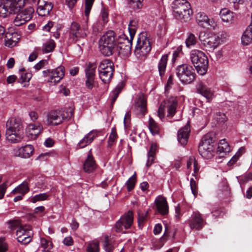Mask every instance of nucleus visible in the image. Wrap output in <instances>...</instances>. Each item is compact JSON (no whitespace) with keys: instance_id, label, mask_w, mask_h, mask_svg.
<instances>
[{"instance_id":"obj_1","label":"nucleus","mask_w":252,"mask_h":252,"mask_svg":"<svg viewBox=\"0 0 252 252\" xmlns=\"http://www.w3.org/2000/svg\"><path fill=\"white\" fill-rule=\"evenodd\" d=\"M5 137L11 143H19L24 138L23 124L20 118H11L5 125Z\"/></svg>"},{"instance_id":"obj_2","label":"nucleus","mask_w":252,"mask_h":252,"mask_svg":"<svg viewBox=\"0 0 252 252\" xmlns=\"http://www.w3.org/2000/svg\"><path fill=\"white\" fill-rule=\"evenodd\" d=\"M116 34L113 31L106 32L99 40V47L100 52L105 56H110L114 53L117 47Z\"/></svg>"},{"instance_id":"obj_3","label":"nucleus","mask_w":252,"mask_h":252,"mask_svg":"<svg viewBox=\"0 0 252 252\" xmlns=\"http://www.w3.org/2000/svg\"><path fill=\"white\" fill-rule=\"evenodd\" d=\"M189 58L198 74L203 75L206 73L208 60L204 53L198 50H193L190 53Z\"/></svg>"},{"instance_id":"obj_4","label":"nucleus","mask_w":252,"mask_h":252,"mask_svg":"<svg viewBox=\"0 0 252 252\" xmlns=\"http://www.w3.org/2000/svg\"><path fill=\"white\" fill-rule=\"evenodd\" d=\"M151 50L149 38L146 32H141L137 40L134 50V54L140 60L145 59Z\"/></svg>"},{"instance_id":"obj_5","label":"nucleus","mask_w":252,"mask_h":252,"mask_svg":"<svg viewBox=\"0 0 252 252\" xmlns=\"http://www.w3.org/2000/svg\"><path fill=\"white\" fill-rule=\"evenodd\" d=\"M199 39L204 49L209 52H213L220 42V36L213 32H201Z\"/></svg>"},{"instance_id":"obj_6","label":"nucleus","mask_w":252,"mask_h":252,"mask_svg":"<svg viewBox=\"0 0 252 252\" xmlns=\"http://www.w3.org/2000/svg\"><path fill=\"white\" fill-rule=\"evenodd\" d=\"M26 0H1L0 4V16L5 17L7 13L18 12L25 5Z\"/></svg>"},{"instance_id":"obj_7","label":"nucleus","mask_w":252,"mask_h":252,"mask_svg":"<svg viewBox=\"0 0 252 252\" xmlns=\"http://www.w3.org/2000/svg\"><path fill=\"white\" fill-rule=\"evenodd\" d=\"M178 105L177 98L171 96L163 101L158 109V116L161 120L164 118L165 111H167V117H173L176 112Z\"/></svg>"},{"instance_id":"obj_8","label":"nucleus","mask_w":252,"mask_h":252,"mask_svg":"<svg viewBox=\"0 0 252 252\" xmlns=\"http://www.w3.org/2000/svg\"><path fill=\"white\" fill-rule=\"evenodd\" d=\"M176 73L181 82L190 84L195 78V73L192 66L187 64L178 65L176 68Z\"/></svg>"},{"instance_id":"obj_9","label":"nucleus","mask_w":252,"mask_h":252,"mask_svg":"<svg viewBox=\"0 0 252 252\" xmlns=\"http://www.w3.org/2000/svg\"><path fill=\"white\" fill-rule=\"evenodd\" d=\"M173 8L174 15L178 18L189 17L191 12L190 4L187 0H175Z\"/></svg>"},{"instance_id":"obj_10","label":"nucleus","mask_w":252,"mask_h":252,"mask_svg":"<svg viewBox=\"0 0 252 252\" xmlns=\"http://www.w3.org/2000/svg\"><path fill=\"white\" fill-rule=\"evenodd\" d=\"M214 140L210 134L203 136L201 142L198 146V151L200 155L204 158L209 159L212 156L213 146Z\"/></svg>"},{"instance_id":"obj_11","label":"nucleus","mask_w":252,"mask_h":252,"mask_svg":"<svg viewBox=\"0 0 252 252\" xmlns=\"http://www.w3.org/2000/svg\"><path fill=\"white\" fill-rule=\"evenodd\" d=\"M133 213L131 211H128L116 222L115 225L116 231L117 232H122L124 229H129L133 224Z\"/></svg>"},{"instance_id":"obj_12","label":"nucleus","mask_w":252,"mask_h":252,"mask_svg":"<svg viewBox=\"0 0 252 252\" xmlns=\"http://www.w3.org/2000/svg\"><path fill=\"white\" fill-rule=\"evenodd\" d=\"M34 10L30 6L19 12L13 20V24L16 26H20L30 21L32 17Z\"/></svg>"},{"instance_id":"obj_13","label":"nucleus","mask_w":252,"mask_h":252,"mask_svg":"<svg viewBox=\"0 0 252 252\" xmlns=\"http://www.w3.org/2000/svg\"><path fill=\"white\" fill-rule=\"evenodd\" d=\"M86 35L85 30L82 29L78 23L75 22L71 23L69 32V40L71 42H76L80 38H84Z\"/></svg>"},{"instance_id":"obj_14","label":"nucleus","mask_w":252,"mask_h":252,"mask_svg":"<svg viewBox=\"0 0 252 252\" xmlns=\"http://www.w3.org/2000/svg\"><path fill=\"white\" fill-rule=\"evenodd\" d=\"M42 73L45 77L49 76L48 81L53 85H56L63 78V67L59 66L52 71L51 73L50 72L49 70H44Z\"/></svg>"},{"instance_id":"obj_15","label":"nucleus","mask_w":252,"mask_h":252,"mask_svg":"<svg viewBox=\"0 0 252 252\" xmlns=\"http://www.w3.org/2000/svg\"><path fill=\"white\" fill-rule=\"evenodd\" d=\"M133 38L130 37V39H128L125 34H122L120 36V39L118 41L119 45H117V46L122 52L127 54L130 52Z\"/></svg>"},{"instance_id":"obj_16","label":"nucleus","mask_w":252,"mask_h":252,"mask_svg":"<svg viewBox=\"0 0 252 252\" xmlns=\"http://www.w3.org/2000/svg\"><path fill=\"white\" fill-rule=\"evenodd\" d=\"M196 21L198 25L202 28L209 29L211 27L214 28L216 26L215 22L209 19L204 13H198L196 16Z\"/></svg>"},{"instance_id":"obj_17","label":"nucleus","mask_w":252,"mask_h":252,"mask_svg":"<svg viewBox=\"0 0 252 252\" xmlns=\"http://www.w3.org/2000/svg\"><path fill=\"white\" fill-rule=\"evenodd\" d=\"M204 224V220L201 214L198 212H194L189 220V226L191 229L199 230L202 228Z\"/></svg>"},{"instance_id":"obj_18","label":"nucleus","mask_w":252,"mask_h":252,"mask_svg":"<svg viewBox=\"0 0 252 252\" xmlns=\"http://www.w3.org/2000/svg\"><path fill=\"white\" fill-rule=\"evenodd\" d=\"M37 4L38 6L36 12L40 16L48 15L53 8V5L51 2L45 1L44 0H38Z\"/></svg>"},{"instance_id":"obj_19","label":"nucleus","mask_w":252,"mask_h":252,"mask_svg":"<svg viewBox=\"0 0 252 252\" xmlns=\"http://www.w3.org/2000/svg\"><path fill=\"white\" fill-rule=\"evenodd\" d=\"M158 211L162 215H165L168 213V206L166 198L158 196L155 201Z\"/></svg>"},{"instance_id":"obj_20","label":"nucleus","mask_w":252,"mask_h":252,"mask_svg":"<svg viewBox=\"0 0 252 252\" xmlns=\"http://www.w3.org/2000/svg\"><path fill=\"white\" fill-rule=\"evenodd\" d=\"M190 131V127L188 124L179 130L177 138L179 143L181 145L185 146L187 144Z\"/></svg>"},{"instance_id":"obj_21","label":"nucleus","mask_w":252,"mask_h":252,"mask_svg":"<svg viewBox=\"0 0 252 252\" xmlns=\"http://www.w3.org/2000/svg\"><path fill=\"white\" fill-rule=\"evenodd\" d=\"M96 168V164L90 150L84 163L83 169L86 173H90L93 172Z\"/></svg>"},{"instance_id":"obj_22","label":"nucleus","mask_w":252,"mask_h":252,"mask_svg":"<svg viewBox=\"0 0 252 252\" xmlns=\"http://www.w3.org/2000/svg\"><path fill=\"white\" fill-rule=\"evenodd\" d=\"M97 136L95 131L92 130L87 133L78 143V146L83 148L93 142L94 138Z\"/></svg>"},{"instance_id":"obj_23","label":"nucleus","mask_w":252,"mask_h":252,"mask_svg":"<svg viewBox=\"0 0 252 252\" xmlns=\"http://www.w3.org/2000/svg\"><path fill=\"white\" fill-rule=\"evenodd\" d=\"M34 148L32 145H26L18 150L17 156L20 158H28L33 154Z\"/></svg>"},{"instance_id":"obj_24","label":"nucleus","mask_w":252,"mask_h":252,"mask_svg":"<svg viewBox=\"0 0 252 252\" xmlns=\"http://www.w3.org/2000/svg\"><path fill=\"white\" fill-rule=\"evenodd\" d=\"M251 22L249 25L242 36V43L244 45H248L252 43V13Z\"/></svg>"},{"instance_id":"obj_25","label":"nucleus","mask_w":252,"mask_h":252,"mask_svg":"<svg viewBox=\"0 0 252 252\" xmlns=\"http://www.w3.org/2000/svg\"><path fill=\"white\" fill-rule=\"evenodd\" d=\"M63 118H61L57 111H51L47 115V124L49 125L57 126L62 123Z\"/></svg>"},{"instance_id":"obj_26","label":"nucleus","mask_w":252,"mask_h":252,"mask_svg":"<svg viewBox=\"0 0 252 252\" xmlns=\"http://www.w3.org/2000/svg\"><path fill=\"white\" fill-rule=\"evenodd\" d=\"M74 105L72 101H70L64 105V121L71 120L73 116Z\"/></svg>"},{"instance_id":"obj_27","label":"nucleus","mask_w":252,"mask_h":252,"mask_svg":"<svg viewBox=\"0 0 252 252\" xmlns=\"http://www.w3.org/2000/svg\"><path fill=\"white\" fill-rule=\"evenodd\" d=\"M168 58V54H165L161 57L160 60L158 62V67L159 74L161 77L164 76L165 74Z\"/></svg>"},{"instance_id":"obj_28","label":"nucleus","mask_w":252,"mask_h":252,"mask_svg":"<svg viewBox=\"0 0 252 252\" xmlns=\"http://www.w3.org/2000/svg\"><path fill=\"white\" fill-rule=\"evenodd\" d=\"M99 75L100 79L105 84H109L113 76L114 70L108 68V70H98Z\"/></svg>"},{"instance_id":"obj_29","label":"nucleus","mask_w":252,"mask_h":252,"mask_svg":"<svg viewBox=\"0 0 252 252\" xmlns=\"http://www.w3.org/2000/svg\"><path fill=\"white\" fill-rule=\"evenodd\" d=\"M135 106L137 111L140 112L143 116H144L147 110L146 99L143 96L138 97L135 102Z\"/></svg>"},{"instance_id":"obj_30","label":"nucleus","mask_w":252,"mask_h":252,"mask_svg":"<svg viewBox=\"0 0 252 252\" xmlns=\"http://www.w3.org/2000/svg\"><path fill=\"white\" fill-rule=\"evenodd\" d=\"M197 91L201 95L206 98L208 102L211 101L213 98V94L210 89L204 85L200 84L198 87Z\"/></svg>"},{"instance_id":"obj_31","label":"nucleus","mask_w":252,"mask_h":252,"mask_svg":"<svg viewBox=\"0 0 252 252\" xmlns=\"http://www.w3.org/2000/svg\"><path fill=\"white\" fill-rule=\"evenodd\" d=\"M229 151L230 147L225 140H221L218 146L217 153L220 155V157H223Z\"/></svg>"},{"instance_id":"obj_32","label":"nucleus","mask_w":252,"mask_h":252,"mask_svg":"<svg viewBox=\"0 0 252 252\" xmlns=\"http://www.w3.org/2000/svg\"><path fill=\"white\" fill-rule=\"evenodd\" d=\"M29 188L28 186V184L26 181H24L18 187L13 189L12 191V193L14 194L19 193L20 194H22V195H25V194L29 191Z\"/></svg>"},{"instance_id":"obj_33","label":"nucleus","mask_w":252,"mask_h":252,"mask_svg":"<svg viewBox=\"0 0 252 252\" xmlns=\"http://www.w3.org/2000/svg\"><path fill=\"white\" fill-rule=\"evenodd\" d=\"M138 27V21L137 19H134L130 20L128 24V29L131 38L134 37Z\"/></svg>"},{"instance_id":"obj_34","label":"nucleus","mask_w":252,"mask_h":252,"mask_svg":"<svg viewBox=\"0 0 252 252\" xmlns=\"http://www.w3.org/2000/svg\"><path fill=\"white\" fill-rule=\"evenodd\" d=\"M110 68V70H114V63L112 61L109 59H105L102 60L100 63L98 69L106 70Z\"/></svg>"},{"instance_id":"obj_35","label":"nucleus","mask_w":252,"mask_h":252,"mask_svg":"<svg viewBox=\"0 0 252 252\" xmlns=\"http://www.w3.org/2000/svg\"><path fill=\"white\" fill-rule=\"evenodd\" d=\"M149 130L153 135L158 134L159 133V127L155 121L150 117L148 123Z\"/></svg>"},{"instance_id":"obj_36","label":"nucleus","mask_w":252,"mask_h":252,"mask_svg":"<svg viewBox=\"0 0 252 252\" xmlns=\"http://www.w3.org/2000/svg\"><path fill=\"white\" fill-rule=\"evenodd\" d=\"M143 0H129L128 2V6L134 10L141 9L142 7Z\"/></svg>"},{"instance_id":"obj_37","label":"nucleus","mask_w":252,"mask_h":252,"mask_svg":"<svg viewBox=\"0 0 252 252\" xmlns=\"http://www.w3.org/2000/svg\"><path fill=\"white\" fill-rule=\"evenodd\" d=\"M95 68L96 66L95 65L89 63L86 69V77L94 78Z\"/></svg>"},{"instance_id":"obj_38","label":"nucleus","mask_w":252,"mask_h":252,"mask_svg":"<svg viewBox=\"0 0 252 252\" xmlns=\"http://www.w3.org/2000/svg\"><path fill=\"white\" fill-rule=\"evenodd\" d=\"M136 173L135 172L134 174L130 178L128 179L126 183V186L127 190L128 191H130L134 188L136 183Z\"/></svg>"},{"instance_id":"obj_39","label":"nucleus","mask_w":252,"mask_h":252,"mask_svg":"<svg viewBox=\"0 0 252 252\" xmlns=\"http://www.w3.org/2000/svg\"><path fill=\"white\" fill-rule=\"evenodd\" d=\"M49 194L47 193H40L30 198V202L35 203L37 201H43L48 199Z\"/></svg>"},{"instance_id":"obj_40","label":"nucleus","mask_w":252,"mask_h":252,"mask_svg":"<svg viewBox=\"0 0 252 252\" xmlns=\"http://www.w3.org/2000/svg\"><path fill=\"white\" fill-rule=\"evenodd\" d=\"M32 234V230H30L26 234H24L20 238H18V241L22 244H27L30 243L32 240L31 235Z\"/></svg>"},{"instance_id":"obj_41","label":"nucleus","mask_w":252,"mask_h":252,"mask_svg":"<svg viewBox=\"0 0 252 252\" xmlns=\"http://www.w3.org/2000/svg\"><path fill=\"white\" fill-rule=\"evenodd\" d=\"M19 71L21 72V75L19 79V82L21 83L29 82L32 77V74L31 73H25L24 68L20 69Z\"/></svg>"},{"instance_id":"obj_42","label":"nucleus","mask_w":252,"mask_h":252,"mask_svg":"<svg viewBox=\"0 0 252 252\" xmlns=\"http://www.w3.org/2000/svg\"><path fill=\"white\" fill-rule=\"evenodd\" d=\"M30 230L31 229L30 226H20L16 231V234L17 236V239L18 240V238H20L24 234H26L28 232H30Z\"/></svg>"},{"instance_id":"obj_43","label":"nucleus","mask_w":252,"mask_h":252,"mask_svg":"<svg viewBox=\"0 0 252 252\" xmlns=\"http://www.w3.org/2000/svg\"><path fill=\"white\" fill-rule=\"evenodd\" d=\"M55 46V42L53 40H50L43 44L42 47V51L45 53H49L53 50Z\"/></svg>"},{"instance_id":"obj_44","label":"nucleus","mask_w":252,"mask_h":252,"mask_svg":"<svg viewBox=\"0 0 252 252\" xmlns=\"http://www.w3.org/2000/svg\"><path fill=\"white\" fill-rule=\"evenodd\" d=\"M41 247L43 249V251L45 252H50V250L52 248V242L47 241L44 238H41L40 240Z\"/></svg>"},{"instance_id":"obj_45","label":"nucleus","mask_w":252,"mask_h":252,"mask_svg":"<svg viewBox=\"0 0 252 252\" xmlns=\"http://www.w3.org/2000/svg\"><path fill=\"white\" fill-rule=\"evenodd\" d=\"M87 252H99V243L98 241H94L88 245L87 249Z\"/></svg>"},{"instance_id":"obj_46","label":"nucleus","mask_w":252,"mask_h":252,"mask_svg":"<svg viewBox=\"0 0 252 252\" xmlns=\"http://www.w3.org/2000/svg\"><path fill=\"white\" fill-rule=\"evenodd\" d=\"M196 42V39L195 35L192 33H189L188 38L186 40V46L189 48L192 45H194Z\"/></svg>"},{"instance_id":"obj_47","label":"nucleus","mask_w":252,"mask_h":252,"mask_svg":"<svg viewBox=\"0 0 252 252\" xmlns=\"http://www.w3.org/2000/svg\"><path fill=\"white\" fill-rule=\"evenodd\" d=\"M118 136L115 128H113L111 130V134L109 137L108 144V146H111L116 139L117 138Z\"/></svg>"},{"instance_id":"obj_48","label":"nucleus","mask_w":252,"mask_h":252,"mask_svg":"<svg viewBox=\"0 0 252 252\" xmlns=\"http://www.w3.org/2000/svg\"><path fill=\"white\" fill-rule=\"evenodd\" d=\"M94 0H85V14L86 17H88L90 11L92 9V7L93 5V4L94 2Z\"/></svg>"},{"instance_id":"obj_49","label":"nucleus","mask_w":252,"mask_h":252,"mask_svg":"<svg viewBox=\"0 0 252 252\" xmlns=\"http://www.w3.org/2000/svg\"><path fill=\"white\" fill-rule=\"evenodd\" d=\"M103 248L106 252H112L113 247L109 243V238L107 236L105 237V240L103 244Z\"/></svg>"},{"instance_id":"obj_50","label":"nucleus","mask_w":252,"mask_h":252,"mask_svg":"<svg viewBox=\"0 0 252 252\" xmlns=\"http://www.w3.org/2000/svg\"><path fill=\"white\" fill-rule=\"evenodd\" d=\"M9 228L11 229H15L16 228H19L21 225V222L18 220H11L8 221Z\"/></svg>"},{"instance_id":"obj_51","label":"nucleus","mask_w":252,"mask_h":252,"mask_svg":"<svg viewBox=\"0 0 252 252\" xmlns=\"http://www.w3.org/2000/svg\"><path fill=\"white\" fill-rule=\"evenodd\" d=\"M11 35L10 33H6L5 36V45L6 46L10 48H12L16 45V44L15 43H13V42L11 39H8L9 36H11Z\"/></svg>"},{"instance_id":"obj_52","label":"nucleus","mask_w":252,"mask_h":252,"mask_svg":"<svg viewBox=\"0 0 252 252\" xmlns=\"http://www.w3.org/2000/svg\"><path fill=\"white\" fill-rule=\"evenodd\" d=\"M124 87V84L123 83H119L115 88L112 92V95L118 97L119 94L121 93L123 87Z\"/></svg>"},{"instance_id":"obj_53","label":"nucleus","mask_w":252,"mask_h":252,"mask_svg":"<svg viewBox=\"0 0 252 252\" xmlns=\"http://www.w3.org/2000/svg\"><path fill=\"white\" fill-rule=\"evenodd\" d=\"M190 186L191 191L194 196H195L197 193V186L195 181L193 178L190 179Z\"/></svg>"},{"instance_id":"obj_54","label":"nucleus","mask_w":252,"mask_h":252,"mask_svg":"<svg viewBox=\"0 0 252 252\" xmlns=\"http://www.w3.org/2000/svg\"><path fill=\"white\" fill-rule=\"evenodd\" d=\"M85 85L87 88L89 90H92L94 85V78H86Z\"/></svg>"},{"instance_id":"obj_55","label":"nucleus","mask_w":252,"mask_h":252,"mask_svg":"<svg viewBox=\"0 0 252 252\" xmlns=\"http://www.w3.org/2000/svg\"><path fill=\"white\" fill-rule=\"evenodd\" d=\"M233 16H234L233 13H229L227 15H223L222 14V16H220V17L223 21L226 22V23H228V22H231L232 21Z\"/></svg>"},{"instance_id":"obj_56","label":"nucleus","mask_w":252,"mask_h":252,"mask_svg":"<svg viewBox=\"0 0 252 252\" xmlns=\"http://www.w3.org/2000/svg\"><path fill=\"white\" fill-rule=\"evenodd\" d=\"M229 2L233 3V6L235 10H238L239 8V5L243 4L244 0H228Z\"/></svg>"},{"instance_id":"obj_57","label":"nucleus","mask_w":252,"mask_h":252,"mask_svg":"<svg viewBox=\"0 0 252 252\" xmlns=\"http://www.w3.org/2000/svg\"><path fill=\"white\" fill-rule=\"evenodd\" d=\"M217 120L220 123H224L226 121L227 117L224 113H219L217 114Z\"/></svg>"},{"instance_id":"obj_58","label":"nucleus","mask_w":252,"mask_h":252,"mask_svg":"<svg viewBox=\"0 0 252 252\" xmlns=\"http://www.w3.org/2000/svg\"><path fill=\"white\" fill-rule=\"evenodd\" d=\"M11 36H9V38L8 39H11L13 43H15L16 44V43L18 42V41L20 38V35L18 34L17 32H14L11 33Z\"/></svg>"},{"instance_id":"obj_59","label":"nucleus","mask_w":252,"mask_h":252,"mask_svg":"<svg viewBox=\"0 0 252 252\" xmlns=\"http://www.w3.org/2000/svg\"><path fill=\"white\" fill-rule=\"evenodd\" d=\"M7 185L6 183H4L0 186V199L3 197Z\"/></svg>"},{"instance_id":"obj_60","label":"nucleus","mask_w":252,"mask_h":252,"mask_svg":"<svg viewBox=\"0 0 252 252\" xmlns=\"http://www.w3.org/2000/svg\"><path fill=\"white\" fill-rule=\"evenodd\" d=\"M157 149V145L155 143L151 144L149 151L148 152L149 155L155 156L156 154V151Z\"/></svg>"},{"instance_id":"obj_61","label":"nucleus","mask_w":252,"mask_h":252,"mask_svg":"<svg viewBox=\"0 0 252 252\" xmlns=\"http://www.w3.org/2000/svg\"><path fill=\"white\" fill-rule=\"evenodd\" d=\"M7 250L6 244L3 241L2 238H0V252H5Z\"/></svg>"},{"instance_id":"obj_62","label":"nucleus","mask_w":252,"mask_h":252,"mask_svg":"<svg viewBox=\"0 0 252 252\" xmlns=\"http://www.w3.org/2000/svg\"><path fill=\"white\" fill-rule=\"evenodd\" d=\"M73 240L71 236L67 237L64 238V245L67 246H70L73 245Z\"/></svg>"},{"instance_id":"obj_63","label":"nucleus","mask_w":252,"mask_h":252,"mask_svg":"<svg viewBox=\"0 0 252 252\" xmlns=\"http://www.w3.org/2000/svg\"><path fill=\"white\" fill-rule=\"evenodd\" d=\"M130 121V114L129 112H127L124 118V123L126 127L128 126Z\"/></svg>"},{"instance_id":"obj_64","label":"nucleus","mask_w":252,"mask_h":252,"mask_svg":"<svg viewBox=\"0 0 252 252\" xmlns=\"http://www.w3.org/2000/svg\"><path fill=\"white\" fill-rule=\"evenodd\" d=\"M46 63V61L45 60L40 61L39 63L34 65V67L35 69L36 70H39L45 65Z\"/></svg>"}]
</instances>
